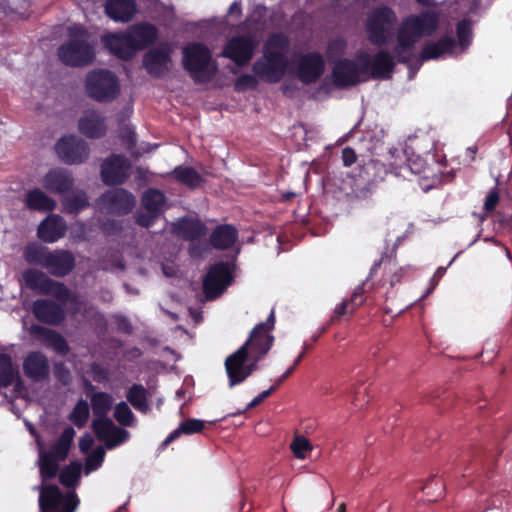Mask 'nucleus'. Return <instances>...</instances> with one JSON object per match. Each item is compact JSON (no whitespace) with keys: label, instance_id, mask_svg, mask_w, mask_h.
<instances>
[{"label":"nucleus","instance_id":"e433bc0d","mask_svg":"<svg viewBox=\"0 0 512 512\" xmlns=\"http://www.w3.org/2000/svg\"><path fill=\"white\" fill-rule=\"evenodd\" d=\"M127 399L138 411L146 413L149 410V405L146 399V390L143 386L133 385L127 392Z\"/></svg>","mask_w":512,"mask_h":512},{"label":"nucleus","instance_id":"c9c22d12","mask_svg":"<svg viewBox=\"0 0 512 512\" xmlns=\"http://www.w3.org/2000/svg\"><path fill=\"white\" fill-rule=\"evenodd\" d=\"M174 178L191 188L197 187L202 182L200 174L191 167L178 166L173 171Z\"/></svg>","mask_w":512,"mask_h":512},{"label":"nucleus","instance_id":"37998d69","mask_svg":"<svg viewBox=\"0 0 512 512\" xmlns=\"http://www.w3.org/2000/svg\"><path fill=\"white\" fill-rule=\"evenodd\" d=\"M115 419L124 426H134L135 417L131 409L125 402H120L114 410Z\"/></svg>","mask_w":512,"mask_h":512},{"label":"nucleus","instance_id":"f03ea898","mask_svg":"<svg viewBox=\"0 0 512 512\" xmlns=\"http://www.w3.org/2000/svg\"><path fill=\"white\" fill-rule=\"evenodd\" d=\"M274 322V313L271 312L266 322L253 329L245 344L227 357L225 369L229 387L244 382L257 369V362L267 354L273 344L270 332L274 328Z\"/></svg>","mask_w":512,"mask_h":512},{"label":"nucleus","instance_id":"6e6552de","mask_svg":"<svg viewBox=\"0 0 512 512\" xmlns=\"http://www.w3.org/2000/svg\"><path fill=\"white\" fill-rule=\"evenodd\" d=\"M58 56L63 63L70 66H83L94 58V41L80 25L69 29V39L58 49Z\"/></svg>","mask_w":512,"mask_h":512},{"label":"nucleus","instance_id":"3c124183","mask_svg":"<svg viewBox=\"0 0 512 512\" xmlns=\"http://www.w3.org/2000/svg\"><path fill=\"white\" fill-rule=\"evenodd\" d=\"M342 158L345 166H350L356 160V155L354 150L350 148H345L342 152Z\"/></svg>","mask_w":512,"mask_h":512},{"label":"nucleus","instance_id":"473e14b6","mask_svg":"<svg viewBox=\"0 0 512 512\" xmlns=\"http://www.w3.org/2000/svg\"><path fill=\"white\" fill-rule=\"evenodd\" d=\"M237 239V230L231 225L217 227L211 234V244L217 249L231 247Z\"/></svg>","mask_w":512,"mask_h":512},{"label":"nucleus","instance_id":"423d86ee","mask_svg":"<svg viewBox=\"0 0 512 512\" xmlns=\"http://www.w3.org/2000/svg\"><path fill=\"white\" fill-rule=\"evenodd\" d=\"M287 50L288 39L282 34L272 35L265 45L263 57L253 65L254 73L266 82L279 81L288 67Z\"/></svg>","mask_w":512,"mask_h":512},{"label":"nucleus","instance_id":"c03bdc74","mask_svg":"<svg viewBox=\"0 0 512 512\" xmlns=\"http://www.w3.org/2000/svg\"><path fill=\"white\" fill-rule=\"evenodd\" d=\"M105 456V450L99 446L94 449L86 458L85 462V474H89L97 470L103 463Z\"/></svg>","mask_w":512,"mask_h":512},{"label":"nucleus","instance_id":"0e129e2a","mask_svg":"<svg viewBox=\"0 0 512 512\" xmlns=\"http://www.w3.org/2000/svg\"><path fill=\"white\" fill-rule=\"evenodd\" d=\"M302 357H303V354H300V355L297 357V359L295 360L294 366H295V365H297V364L301 361Z\"/></svg>","mask_w":512,"mask_h":512},{"label":"nucleus","instance_id":"603ef678","mask_svg":"<svg viewBox=\"0 0 512 512\" xmlns=\"http://www.w3.org/2000/svg\"><path fill=\"white\" fill-rule=\"evenodd\" d=\"M444 273H445V268L439 267V268L436 270V272H435V274H434V276H433V278H432V280H433V281H435V282H434V284L431 286V288L427 291L426 295H428L429 293H431V292L433 291V289L435 288V286H436V284H437L438 280H439V279L444 275Z\"/></svg>","mask_w":512,"mask_h":512},{"label":"nucleus","instance_id":"5fc2aeb1","mask_svg":"<svg viewBox=\"0 0 512 512\" xmlns=\"http://www.w3.org/2000/svg\"><path fill=\"white\" fill-rule=\"evenodd\" d=\"M228 14L229 15H234L236 14L237 16H239L241 14V3L240 1H234L229 10H228Z\"/></svg>","mask_w":512,"mask_h":512},{"label":"nucleus","instance_id":"ddd939ff","mask_svg":"<svg viewBox=\"0 0 512 512\" xmlns=\"http://www.w3.org/2000/svg\"><path fill=\"white\" fill-rule=\"evenodd\" d=\"M86 90L90 97L107 102L114 99L119 92L117 78L107 70H94L87 75Z\"/></svg>","mask_w":512,"mask_h":512},{"label":"nucleus","instance_id":"c85d7f7f","mask_svg":"<svg viewBox=\"0 0 512 512\" xmlns=\"http://www.w3.org/2000/svg\"><path fill=\"white\" fill-rule=\"evenodd\" d=\"M107 15L115 21H129L136 11L134 0H108L105 7Z\"/></svg>","mask_w":512,"mask_h":512},{"label":"nucleus","instance_id":"49530a36","mask_svg":"<svg viewBox=\"0 0 512 512\" xmlns=\"http://www.w3.org/2000/svg\"><path fill=\"white\" fill-rule=\"evenodd\" d=\"M499 201V195L496 190H492L489 192V194L486 197L485 203H484V209L487 213L492 212L497 203Z\"/></svg>","mask_w":512,"mask_h":512},{"label":"nucleus","instance_id":"b1692460","mask_svg":"<svg viewBox=\"0 0 512 512\" xmlns=\"http://www.w3.org/2000/svg\"><path fill=\"white\" fill-rule=\"evenodd\" d=\"M73 185L71 174L62 168H55L48 171L42 178V186L56 194H64Z\"/></svg>","mask_w":512,"mask_h":512},{"label":"nucleus","instance_id":"393cba45","mask_svg":"<svg viewBox=\"0 0 512 512\" xmlns=\"http://www.w3.org/2000/svg\"><path fill=\"white\" fill-rule=\"evenodd\" d=\"M75 264L74 256L66 250L51 251L45 267L51 274L62 277L68 274Z\"/></svg>","mask_w":512,"mask_h":512},{"label":"nucleus","instance_id":"f704fd0d","mask_svg":"<svg viewBox=\"0 0 512 512\" xmlns=\"http://www.w3.org/2000/svg\"><path fill=\"white\" fill-rule=\"evenodd\" d=\"M18 380V370L13 366L11 357L0 354V387L11 385Z\"/></svg>","mask_w":512,"mask_h":512},{"label":"nucleus","instance_id":"4d7b16f0","mask_svg":"<svg viewBox=\"0 0 512 512\" xmlns=\"http://www.w3.org/2000/svg\"><path fill=\"white\" fill-rule=\"evenodd\" d=\"M351 301L356 302L357 305L362 302L361 295L358 291L354 292Z\"/></svg>","mask_w":512,"mask_h":512},{"label":"nucleus","instance_id":"052dcab7","mask_svg":"<svg viewBox=\"0 0 512 512\" xmlns=\"http://www.w3.org/2000/svg\"><path fill=\"white\" fill-rule=\"evenodd\" d=\"M106 377V373L105 372H100L99 374H96L94 376V379L97 380V381H101L103 380L104 378Z\"/></svg>","mask_w":512,"mask_h":512},{"label":"nucleus","instance_id":"72a5a7b5","mask_svg":"<svg viewBox=\"0 0 512 512\" xmlns=\"http://www.w3.org/2000/svg\"><path fill=\"white\" fill-rule=\"evenodd\" d=\"M204 421L199 419H187L180 423L177 429L172 431L166 440L163 442L164 446L177 439L181 434H194L199 433L204 429Z\"/></svg>","mask_w":512,"mask_h":512},{"label":"nucleus","instance_id":"680f3d73","mask_svg":"<svg viewBox=\"0 0 512 512\" xmlns=\"http://www.w3.org/2000/svg\"><path fill=\"white\" fill-rule=\"evenodd\" d=\"M345 510H346V505L344 503H341L338 507V511L345 512Z\"/></svg>","mask_w":512,"mask_h":512},{"label":"nucleus","instance_id":"a211bd4d","mask_svg":"<svg viewBox=\"0 0 512 512\" xmlns=\"http://www.w3.org/2000/svg\"><path fill=\"white\" fill-rule=\"evenodd\" d=\"M165 204V196L156 189H149L142 197V208L137 215V223L149 227L160 215Z\"/></svg>","mask_w":512,"mask_h":512},{"label":"nucleus","instance_id":"2f4dec72","mask_svg":"<svg viewBox=\"0 0 512 512\" xmlns=\"http://www.w3.org/2000/svg\"><path fill=\"white\" fill-rule=\"evenodd\" d=\"M32 332L39 336L45 345L51 347L56 352L65 353L67 351L66 341L56 332L37 325L32 326Z\"/></svg>","mask_w":512,"mask_h":512},{"label":"nucleus","instance_id":"f8f14e48","mask_svg":"<svg viewBox=\"0 0 512 512\" xmlns=\"http://www.w3.org/2000/svg\"><path fill=\"white\" fill-rule=\"evenodd\" d=\"M395 22L396 16L391 9L381 7L374 10L366 24L369 40L376 45L385 44L393 36Z\"/></svg>","mask_w":512,"mask_h":512},{"label":"nucleus","instance_id":"6ab92c4d","mask_svg":"<svg viewBox=\"0 0 512 512\" xmlns=\"http://www.w3.org/2000/svg\"><path fill=\"white\" fill-rule=\"evenodd\" d=\"M135 202V197L131 193L115 189L103 194L99 204L107 213L126 214L132 210Z\"/></svg>","mask_w":512,"mask_h":512},{"label":"nucleus","instance_id":"a19ab883","mask_svg":"<svg viewBox=\"0 0 512 512\" xmlns=\"http://www.w3.org/2000/svg\"><path fill=\"white\" fill-rule=\"evenodd\" d=\"M64 208L67 212L75 213L88 205L86 194L77 192L64 200Z\"/></svg>","mask_w":512,"mask_h":512},{"label":"nucleus","instance_id":"58836bf2","mask_svg":"<svg viewBox=\"0 0 512 512\" xmlns=\"http://www.w3.org/2000/svg\"><path fill=\"white\" fill-rule=\"evenodd\" d=\"M90 415L89 404L85 400H79L69 415V420L78 428L86 425Z\"/></svg>","mask_w":512,"mask_h":512},{"label":"nucleus","instance_id":"f257e3e1","mask_svg":"<svg viewBox=\"0 0 512 512\" xmlns=\"http://www.w3.org/2000/svg\"><path fill=\"white\" fill-rule=\"evenodd\" d=\"M74 436L75 430L67 427L50 451H40L38 461L42 477L39 495L40 512H74L79 504L74 491L63 494L58 486L47 483L49 479L56 476L59 463L67 457Z\"/></svg>","mask_w":512,"mask_h":512},{"label":"nucleus","instance_id":"9d476101","mask_svg":"<svg viewBox=\"0 0 512 512\" xmlns=\"http://www.w3.org/2000/svg\"><path fill=\"white\" fill-rule=\"evenodd\" d=\"M183 65L197 82L209 81L217 69L210 50L200 43H190L183 49Z\"/></svg>","mask_w":512,"mask_h":512},{"label":"nucleus","instance_id":"4be33fe9","mask_svg":"<svg viewBox=\"0 0 512 512\" xmlns=\"http://www.w3.org/2000/svg\"><path fill=\"white\" fill-rule=\"evenodd\" d=\"M78 129L86 137L99 138L105 134L107 126L105 118L99 111L88 109L80 116Z\"/></svg>","mask_w":512,"mask_h":512},{"label":"nucleus","instance_id":"4468645a","mask_svg":"<svg viewBox=\"0 0 512 512\" xmlns=\"http://www.w3.org/2000/svg\"><path fill=\"white\" fill-rule=\"evenodd\" d=\"M390 155V169L391 172L397 176L407 178L408 175H421L423 178H428V169L424 159L420 156L413 158L408 157L407 151L402 149H393L389 152Z\"/></svg>","mask_w":512,"mask_h":512},{"label":"nucleus","instance_id":"a878e982","mask_svg":"<svg viewBox=\"0 0 512 512\" xmlns=\"http://www.w3.org/2000/svg\"><path fill=\"white\" fill-rule=\"evenodd\" d=\"M66 232V223L59 215H49L38 227V236L47 243L56 242Z\"/></svg>","mask_w":512,"mask_h":512},{"label":"nucleus","instance_id":"cd10ccee","mask_svg":"<svg viewBox=\"0 0 512 512\" xmlns=\"http://www.w3.org/2000/svg\"><path fill=\"white\" fill-rule=\"evenodd\" d=\"M35 316L47 323L56 324L64 318L62 307L48 300H38L33 305Z\"/></svg>","mask_w":512,"mask_h":512},{"label":"nucleus","instance_id":"338daca9","mask_svg":"<svg viewBox=\"0 0 512 512\" xmlns=\"http://www.w3.org/2000/svg\"><path fill=\"white\" fill-rule=\"evenodd\" d=\"M163 271H164V274H166L167 276H170L171 274H169L165 268H163Z\"/></svg>","mask_w":512,"mask_h":512},{"label":"nucleus","instance_id":"a18cd8bd","mask_svg":"<svg viewBox=\"0 0 512 512\" xmlns=\"http://www.w3.org/2000/svg\"><path fill=\"white\" fill-rule=\"evenodd\" d=\"M257 85V79L255 76L250 74L241 75L235 82V89L237 91H243L249 88H255Z\"/></svg>","mask_w":512,"mask_h":512},{"label":"nucleus","instance_id":"e2e57ef3","mask_svg":"<svg viewBox=\"0 0 512 512\" xmlns=\"http://www.w3.org/2000/svg\"><path fill=\"white\" fill-rule=\"evenodd\" d=\"M419 3L421 4H427V5H430L432 4V2L430 0H417Z\"/></svg>","mask_w":512,"mask_h":512},{"label":"nucleus","instance_id":"20e7f679","mask_svg":"<svg viewBox=\"0 0 512 512\" xmlns=\"http://www.w3.org/2000/svg\"><path fill=\"white\" fill-rule=\"evenodd\" d=\"M439 25V14L427 10L419 15L407 17L401 24L398 32V43L395 47V54L400 62L410 63L417 58L414 45L423 36L432 35Z\"/></svg>","mask_w":512,"mask_h":512},{"label":"nucleus","instance_id":"39448f33","mask_svg":"<svg viewBox=\"0 0 512 512\" xmlns=\"http://www.w3.org/2000/svg\"><path fill=\"white\" fill-rule=\"evenodd\" d=\"M157 35V29L152 24L138 23L130 26L123 33L104 36L102 42L112 54L121 59H128L137 51L154 43Z\"/></svg>","mask_w":512,"mask_h":512},{"label":"nucleus","instance_id":"1a4fd4ad","mask_svg":"<svg viewBox=\"0 0 512 512\" xmlns=\"http://www.w3.org/2000/svg\"><path fill=\"white\" fill-rule=\"evenodd\" d=\"M457 38V43L447 36L438 41L427 42L420 55L421 61L438 59L446 54L457 55L463 53L472 39L471 26L467 20L460 21L457 24Z\"/></svg>","mask_w":512,"mask_h":512},{"label":"nucleus","instance_id":"ea45409f","mask_svg":"<svg viewBox=\"0 0 512 512\" xmlns=\"http://www.w3.org/2000/svg\"><path fill=\"white\" fill-rule=\"evenodd\" d=\"M81 471L82 464L80 462H72L69 466H67L61 471V483L66 487L75 485L80 478Z\"/></svg>","mask_w":512,"mask_h":512},{"label":"nucleus","instance_id":"5701e85b","mask_svg":"<svg viewBox=\"0 0 512 512\" xmlns=\"http://www.w3.org/2000/svg\"><path fill=\"white\" fill-rule=\"evenodd\" d=\"M323 70L324 62L319 54L310 53L298 59L297 74L305 83L316 81L322 75Z\"/></svg>","mask_w":512,"mask_h":512},{"label":"nucleus","instance_id":"13d9d810","mask_svg":"<svg viewBox=\"0 0 512 512\" xmlns=\"http://www.w3.org/2000/svg\"><path fill=\"white\" fill-rule=\"evenodd\" d=\"M294 366L290 367L278 380V383H281L284 381L293 371Z\"/></svg>","mask_w":512,"mask_h":512},{"label":"nucleus","instance_id":"09e8293b","mask_svg":"<svg viewBox=\"0 0 512 512\" xmlns=\"http://www.w3.org/2000/svg\"><path fill=\"white\" fill-rule=\"evenodd\" d=\"M149 1L154 6V8H153L154 12H161V13H163L164 16H167V17H170L173 15V11H172L171 7L165 6L164 4L159 3L157 0H149Z\"/></svg>","mask_w":512,"mask_h":512},{"label":"nucleus","instance_id":"0eeeda50","mask_svg":"<svg viewBox=\"0 0 512 512\" xmlns=\"http://www.w3.org/2000/svg\"><path fill=\"white\" fill-rule=\"evenodd\" d=\"M91 405L95 415L92 427L98 439L105 442L108 448L125 442L129 433L117 427L111 419L106 417L112 405V397L104 392L95 393L91 398Z\"/></svg>","mask_w":512,"mask_h":512},{"label":"nucleus","instance_id":"f3484780","mask_svg":"<svg viewBox=\"0 0 512 512\" xmlns=\"http://www.w3.org/2000/svg\"><path fill=\"white\" fill-rule=\"evenodd\" d=\"M231 267L227 263H218L210 268L203 281V289L208 299L219 296L231 283Z\"/></svg>","mask_w":512,"mask_h":512},{"label":"nucleus","instance_id":"aec40b11","mask_svg":"<svg viewBox=\"0 0 512 512\" xmlns=\"http://www.w3.org/2000/svg\"><path fill=\"white\" fill-rule=\"evenodd\" d=\"M131 164L121 156H112L102 164L101 176L108 185L121 184L130 175Z\"/></svg>","mask_w":512,"mask_h":512},{"label":"nucleus","instance_id":"774afa93","mask_svg":"<svg viewBox=\"0 0 512 512\" xmlns=\"http://www.w3.org/2000/svg\"><path fill=\"white\" fill-rule=\"evenodd\" d=\"M455 258H456V256L453 259H451V261L449 262V265H451L452 262H454Z\"/></svg>","mask_w":512,"mask_h":512},{"label":"nucleus","instance_id":"4c0bfd02","mask_svg":"<svg viewBox=\"0 0 512 512\" xmlns=\"http://www.w3.org/2000/svg\"><path fill=\"white\" fill-rule=\"evenodd\" d=\"M50 252L45 247L32 244L26 247L24 255L28 263L45 267Z\"/></svg>","mask_w":512,"mask_h":512},{"label":"nucleus","instance_id":"2eb2a0df","mask_svg":"<svg viewBox=\"0 0 512 512\" xmlns=\"http://www.w3.org/2000/svg\"><path fill=\"white\" fill-rule=\"evenodd\" d=\"M58 157L67 164L84 162L89 154L85 141L74 135L64 136L55 145Z\"/></svg>","mask_w":512,"mask_h":512},{"label":"nucleus","instance_id":"864d4df0","mask_svg":"<svg viewBox=\"0 0 512 512\" xmlns=\"http://www.w3.org/2000/svg\"><path fill=\"white\" fill-rule=\"evenodd\" d=\"M349 302H342L336 306L334 313L336 316L344 315L348 312Z\"/></svg>","mask_w":512,"mask_h":512},{"label":"nucleus","instance_id":"6e6d98bb","mask_svg":"<svg viewBox=\"0 0 512 512\" xmlns=\"http://www.w3.org/2000/svg\"><path fill=\"white\" fill-rule=\"evenodd\" d=\"M125 132L127 134V141L129 142L130 145H133L134 144V133H133V130L129 126H126L125 127Z\"/></svg>","mask_w":512,"mask_h":512},{"label":"nucleus","instance_id":"c756f323","mask_svg":"<svg viewBox=\"0 0 512 512\" xmlns=\"http://www.w3.org/2000/svg\"><path fill=\"white\" fill-rule=\"evenodd\" d=\"M25 203L29 209L41 212L51 211L56 207V201L39 188L27 192Z\"/></svg>","mask_w":512,"mask_h":512},{"label":"nucleus","instance_id":"79ce46f5","mask_svg":"<svg viewBox=\"0 0 512 512\" xmlns=\"http://www.w3.org/2000/svg\"><path fill=\"white\" fill-rule=\"evenodd\" d=\"M290 449L297 459H305L307 457V453L312 450V445L307 438L302 435H298L290 444Z\"/></svg>","mask_w":512,"mask_h":512},{"label":"nucleus","instance_id":"7ed1b4c3","mask_svg":"<svg viewBox=\"0 0 512 512\" xmlns=\"http://www.w3.org/2000/svg\"><path fill=\"white\" fill-rule=\"evenodd\" d=\"M394 62L386 51L378 52L374 57L361 51L354 60H340L333 68V78L336 85L345 87L365 81L370 77L388 78Z\"/></svg>","mask_w":512,"mask_h":512},{"label":"nucleus","instance_id":"412c9836","mask_svg":"<svg viewBox=\"0 0 512 512\" xmlns=\"http://www.w3.org/2000/svg\"><path fill=\"white\" fill-rule=\"evenodd\" d=\"M170 53L171 50L168 46H161L148 51L143 59L147 72L156 77L166 74L171 68Z\"/></svg>","mask_w":512,"mask_h":512},{"label":"nucleus","instance_id":"bf43d9fd","mask_svg":"<svg viewBox=\"0 0 512 512\" xmlns=\"http://www.w3.org/2000/svg\"><path fill=\"white\" fill-rule=\"evenodd\" d=\"M76 228H79V229H82L83 226L82 225H77L75 227L72 228L71 230V234L74 236V237H80V235L78 234V232L76 231Z\"/></svg>","mask_w":512,"mask_h":512},{"label":"nucleus","instance_id":"7c9ffc66","mask_svg":"<svg viewBox=\"0 0 512 512\" xmlns=\"http://www.w3.org/2000/svg\"><path fill=\"white\" fill-rule=\"evenodd\" d=\"M175 230L183 238L196 240L205 236V226L197 219L189 218L178 221Z\"/></svg>","mask_w":512,"mask_h":512},{"label":"nucleus","instance_id":"dca6fc26","mask_svg":"<svg viewBox=\"0 0 512 512\" xmlns=\"http://www.w3.org/2000/svg\"><path fill=\"white\" fill-rule=\"evenodd\" d=\"M257 45L258 40L251 35L235 36L227 42L222 56L242 66L250 61Z\"/></svg>","mask_w":512,"mask_h":512},{"label":"nucleus","instance_id":"9b49d317","mask_svg":"<svg viewBox=\"0 0 512 512\" xmlns=\"http://www.w3.org/2000/svg\"><path fill=\"white\" fill-rule=\"evenodd\" d=\"M23 280L27 287L44 294H52L64 305L71 304L75 312L81 310L80 302L63 284L49 279L43 272L29 269L23 273Z\"/></svg>","mask_w":512,"mask_h":512},{"label":"nucleus","instance_id":"de8ad7c7","mask_svg":"<svg viewBox=\"0 0 512 512\" xmlns=\"http://www.w3.org/2000/svg\"><path fill=\"white\" fill-rule=\"evenodd\" d=\"M94 444L91 434H84L79 440V448L83 453H87Z\"/></svg>","mask_w":512,"mask_h":512},{"label":"nucleus","instance_id":"69168bd1","mask_svg":"<svg viewBox=\"0 0 512 512\" xmlns=\"http://www.w3.org/2000/svg\"><path fill=\"white\" fill-rule=\"evenodd\" d=\"M68 377H69V375H68V373H66L61 378H62L63 382H66Z\"/></svg>","mask_w":512,"mask_h":512},{"label":"nucleus","instance_id":"8fccbe9b","mask_svg":"<svg viewBox=\"0 0 512 512\" xmlns=\"http://www.w3.org/2000/svg\"><path fill=\"white\" fill-rule=\"evenodd\" d=\"M275 390V386H272L270 389L263 391L261 394L256 396L247 406V409H251L258 404H260L265 398H267L273 391Z\"/></svg>","mask_w":512,"mask_h":512},{"label":"nucleus","instance_id":"bb28decb","mask_svg":"<svg viewBox=\"0 0 512 512\" xmlns=\"http://www.w3.org/2000/svg\"><path fill=\"white\" fill-rule=\"evenodd\" d=\"M23 370L28 378L34 381L42 380L49 372L47 358L40 352H32L25 358Z\"/></svg>","mask_w":512,"mask_h":512}]
</instances>
